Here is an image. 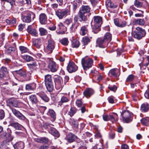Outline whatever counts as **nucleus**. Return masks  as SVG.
Returning <instances> with one entry per match:
<instances>
[{"label": "nucleus", "mask_w": 149, "mask_h": 149, "mask_svg": "<svg viewBox=\"0 0 149 149\" xmlns=\"http://www.w3.org/2000/svg\"><path fill=\"white\" fill-rule=\"evenodd\" d=\"M91 8L88 6H82L80 8L78 13V17L80 22L85 21L86 20V14L89 13Z\"/></svg>", "instance_id": "f257e3e1"}, {"label": "nucleus", "mask_w": 149, "mask_h": 149, "mask_svg": "<svg viewBox=\"0 0 149 149\" xmlns=\"http://www.w3.org/2000/svg\"><path fill=\"white\" fill-rule=\"evenodd\" d=\"M146 34L144 29L139 27H137L135 31L132 32V35L137 40H139L144 37Z\"/></svg>", "instance_id": "f03ea898"}, {"label": "nucleus", "mask_w": 149, "mask_h": 149, "mask_svg": "<svg viewBox=\"0 0 149 149\" xmlns=\"http://www.w3.org/2000/svg\"><path fill=\"white\" fill-rule=\"evenodd\" d=\"M93 60L91 58L85 57L81 60V64L84 70H87L91 67Z\"/></svg>", "instance_id": "7ed1b4c3"}, {"label": "nucleus", "mask_w": 149, "mask_h": 149, "mask_svg": "<svg viewBox=\"0 0 149 149\" xmlns=\"http://www.w3.org/2000/svg\"><path fill=\"white\" fill-rule=\"evenodd\" d=\"M70 11L69 9H58L55 11V15L60 19L65 17L69 14H70Z\"/></svg>", "instance_id": "20e7f679"}, {"label": "nucleus", "mask_w": 149, "mask_h": 149, "mask_svg": "<svg viewBox=\"0 0 149 149\" xmlns=\"http://www.w3.org/2000/svg\"><path fill=\"white\" fill-rule=\"evenodd\" d=\"M35 17V15L33 13H28L26 15H23L22 17V19L23 21L25 22L29 23L31 21V18L33 20Z\"/></svg>", "instance_id": "39448f33"}, {"label": "nucleus", "mask_w": 149, "mask_h": 149, "mask_svg": "<svg viewBox=\"0 0 149 149\" xmlns=\"http://www.w3.org/2000/svg\"><path fill=\"white\" fill-rule=\"evenodd\" d=\"M131 115L130 113L127 110L123 111L121 113L123 120L127 123H129L131 121Z\"/></svg>", "instance_id": "423d86ee"}, {"label": "nucleus", "mask_w": 149, "mask_h": 149, "mask_svg": "<svg viewBox=\"0 0 149 149\" xmlns=\"http://www.w3.org/2000/svg\"><path fill=\"white\" fill-rule=\"evenodd\" d=\"M96 42V46L102 48L105 47L108 44L103 37L98 38L97 39Z\"/></svg>", "instance_id": "0eeeda50"}, {"label": "nucleus", "mask_w": 149, "mask_h": 149, "mask_svg": "<svg viewBox=\"0 0 149 149\" xmlns=\"http://www.w3.org/2000/svg\"><path fill=\"white\" fill-rule=\"evenodd\" d=\"M55 83V87L58 90H60L62 88V78L58 76H55L54 78Z\"/></svg>", "instance_id": "6e6552de"}, {"label": "nucleus", "mask_w": 149, "mask_h": 149, "mask_svg": "<svg viewBox=\"0 0 149 149\" xmlns=\"http://www.w3.org/2000/svg\"><path fill=\"white\" fill-rule=\"evenodd\" d=\"M55 42L52 39H50L48 40L47 44L46 47L47 50L50 53L52 52L55 47Z\"/></svg>", "instance_id": "1a4fd4ad"}, {"label": "nucleus", "mask_w": 149, "mask_h": 149, "mask_svg": "<svg viewBox=\"0 0 149 149\" xmlns=\"http://www.w3.org/2000/svg\"><path fill=\"white\" fill-rule=\"evenodd\" d=\"M78 69V67L73 62H69L67 66V69L70 73L75 72Z\"/></svg>", "instance_id": "9d476101"}, {"label": "nucleus", "mask_w": 149, "mask_h": 149, "mask_svg": "<svg viewBox=\"0 0 149 149\" xmlns=\"http://www.w3.org/2000/svg\"><path fill=\"white\" fill-rule=\"evenodd\" d=\"M7 105L10 107H18V102L14 98H11L7 101Z\"/></svg>", "instance_id": "9b49d317"}, {"label": "nucleus", "mask_w": 149, "mask_h": 149, "mask_svg": "<svg viewBox=\"0 0 149 149\" xmlns=\"http://www.w3.org/2000/svg\"><path fill=\"white\" fill-rule=\"evenodd\" d=\"M48 67L50 71L53 72H56L58 68V67L56 63L51 61H49Z\"/></svg>", "instance_id": "f8f14e48"}, {"label": "nucleus", "mask_w": 149, "mask_h": 149, "mask_svg": "<svg viewBox=\"0 0 149 149\" xmlns=\"http://www.w3.org/2000/svg\"><path fill=\"white\" fill-rule=\"evenodd\" d=\"M109 74L113 77H117L120 75V71L119 69L116 68H113L109 71Z\"/></svg>", "instance_id": "ddd939ff"}, {"label": "nucleus", "mask_w": 149, "mask_h": 149, "mask_svg": "<svg viewBox=\"0 0 149 149\" xmlns=\"http://www.w3.org/2000/svg\"><path fill=\"white\" fill-rule=\"evenodd\" d=\"M11 109L13 114L18 118L22 120H25V117L19 111L13 108H11Z\"/></svg>", "instance_id": "4468645a"}, {"label": "nucleus", "mask_w": 149, "mask_h": 149, "mask_svg": "<svg viewBox=\"0 0 149 149\" xmlns=\"http://www.w3.org/2000/svg\"><path fill=\"white\" fill-rule=\"evenodd\" d=\"M76 138V136L74 134L72 133H70L67 135L65 139L68 142L71 143L74 142Z\"/></svg>", "instance_id": "2eb2a0df"}, {"label": "nucleus", "mask_w": 149, "mask_h": 149, "mask_svg": "<svg viewBox=\"0 0 149 149\" xmlns=\"http://www.w3.org/2000/svg\"><path fill=\"white\" fill-rule=\"evenodd\" d=\"M94 93V91L91 88H87L83 92V94L86 97H91Z\"/></svg>", "instance_id": "dca6fc26"}, {"label": "nucleus", "mask_w": 149, "mask_h": 149, "mask_svg": "<svg viewBox=\"0 0 149 149\" xmlns=\"http://www.w3.org/2000/svg\"><path fill=\"white\" fill-rule=\"evenodd\" d=\"M8 73V71L6 68L2 66L0 69V79L3 78Z\"/></svg>", "instance_id": "f3484780"}, {"label": "nucleus", "mask_w": 149, "mask_h": 149, "mask_svg": "<svg viewBox=\"0 0 149 149\" xmlns=\"http://www.w3.org/2000/svg\"><path fill=\"white\" fill-rule=\"evenodd\" d=\"M27 31L28 33L31 35L37 36L38 33L36 30L33 28L31 25L29 26L27 29Z\"/></svg>", "instance_id": "a211bd4d"}, {"label": "nucleus", "mask_w": 149, "mask_h": 149, "mask_svg": "<svg viewBox=\"0 0 149 149\" xmlns=\"http://www.w3.org/2000/svg\"><path fill=\"white\" fill-rule=\"evenodd\" d=\"M47 17L44 13H41L39 15V19L40 23L42 24H45L47 23Z\"/></svg>", "instance_id": "6ab92c4d"}, {"label": "nucleus", "mask_w": 149, "mask_h": 149, "mask_svg": "<svg viewBox=\"0 0 149 149\" xmlns=\"http://www.w3.org/2000/svg\"><path fill=\"white\" fill-rule=\"evenodd\" d=\"M94 24L101 25L102 23V18L99 16H95L93 17Z\"/></svg>", "instance_id": "aec40b11"}, {"label": "nucleus", "mask_w": 149, "mask_h": 149, "mask_svg": "<svg viewBox=\"0 0 149 149\" xmlns=\"http://www.w3.org/2000/svg\"><path fill=\"white\" fill-rule=\"evenodd\" d=\"M145 23L144 20L141 19H135L133 22V24L135 25H143Z\"/></svg>", "instance_id": "412c9836"}, {"label": "nucleus", "mask_w": 149, "mask_h": 149, "mask_svg": "<svg viewBox=\"0 0 149 149\" xmlns=\"http://www.w3.org/2000/svg\"><path fill=\"white\" fill-rule=\"evenodd\" d=\"M49 132L53 136L57 138L58 137L60 136V134L58 131L53 127L50 128V130H49Z\"/></svg>", "instance_id": "4be33fe9"}, {"label": "nucleus", "mask_w": 149, "mask_h": 149, "mask_svg": "<svg viewBox=\"0 0 149 149\" xmlns=\"http://www.w3.org/2000/svg\"><path fill=\"white\" fill-rule=\"evenodd\" d=\"M106 5L107 7L114 8L117 7L118 5L112 3L110 0H107L106 1Z\"/></svg>", "instance_id": "5701e85b"}, {"label": "nucleus", "mask_w": 149, "mask_h": 149, "mask_svg": "<svg viewBox=\"0 0 149 149\" xmlns=\"http://www.w3.org/2000/svg\"><path fill=\"white\" fill-rule=\"evenodd\" d=\"M15 149H22L24 148V143L22 142L16 143L13 145Z\"/></svg>", "instance_id": "b1692460"}, {"label": "nucleus", "mask_w": 149, "mask_h": 149, "mask_svg": "<svg viewBox=\"0 0 149 149\" xmlns=\"http://www.w3.org/2000/svg\"><path fill=\"white\" fill-rule=\"evenodd\" d=\"M46 88L48 91L49 92H52L54 88L53 82L45 83Z\"/></svg>", "instance_id": "393cba45"}, {"label": "nucleus", "mask_w": 149, "mask_h": 149, "mask_svg": "<svg viewBox=\"0 0 149 149\" xmlns=\"http://www.w3.org/2000/svg\"><path fill=\"white\" fill-rule=\"evenodd\" d=\"M103 38L108 43L111 40L112 35L109 33H107L104 35Z\"/></svg>", "instance_id": "a878e982"}, {"label": "nucleus", "mask_w": 149, "mask_h": 149, "mask_svg": "<svg viewBox=\"0 0 149 149\" xmlns=\"http://www.w3.org/2000/svg\"><path fill=\"white\" fill-rule=\"evenodd\" d=\"M101 26L94 24L92 26V31L95 33H97L100 30Z\"/></svg>", "instance_id": "bb28decb"}, {"label": "nucleus", "mask_w": 149, "mask_h": 149, "mask_svg": "<svg viewBox=\"0 0 149 149\" xmlns=\"http://www.w3.org/2000/svg\"><path fill=\"white\" fill-rule=\"evenodd\" d=\"M80 43L79 40L74 39L72 41L71 46L73 48H77L79 47Z\"/></svg>", "instance_id": "cd10ccee"}, {"label": "nucleus", "mask_w": 149, "mask_h": 149, "mask_svg": "<svg viewBox=\"0 0 149 149\" xmlns=\"http://www.w3.org/2000/svg\"><path fill=\"white\" fill-rule=\"evenodd\" d=\"M30 100L33 104H36L38 102L36 96L35 95H31L29 96Z\"/></svg>", "instance_id": "c85d7f7f"}, {"label": "nucleus", "mask_w": 149, "mask_h": 149, "mask_svg": "<svg viewBox=\"0 0 149 149\" xmlns=\"http://www.w3.org/2000/svg\"><path fill=\"white\" fill-rule=\"evenodd\" d=\"M48 113L50 116L52 120L54 121L56 118V114L55 111L53 110L50 109L49 110Z\"/></svg>", "instance_id": "c756f323"}, {"label": "nucleus", "mask_w": 149, "mask_h": 149, "mask_svg": "<svg viewBox=\"0 0 149 149\" xmlns=\"http://www.w3.org/2000/svg\"><path fill=\"white\" fill-rule=\"evenodd\" d=\"M33 45L37 48H39L41 45V40L40 39L38 38L34 40Z\"/></svg>", "instance_id": "7c9ffc66"}, {"label": "nucleus", "mask_w": 149, "mask_h": 149, "mask_svg": "<svg viewBox=\"0 0 149 149\" xmlns=\"http://www.w3.org/2000/svg\"><path fill=\"white\" fill-rule=\"evenodd\" d=\"M58 27L60 31L64 33L67 30V28L63 25L62 22H60L58 24Z\"/></svg>", "instance_id": "2f4dec72"}, {"label": "nucleus", "mask_w": 149, "mask_h": 149, "mask_svg": "<svg viewBox=\"0 0 149 149\" xmlns=\"http://www.w3.org/2000/svg\"><path fill=\"white\" fill-rule=\"evenodd\" d=\"M69 123L72 126L75 127H77L78 126V123L77 120H76L72 118H70L69 120Z\"/></svg>", "instance_id": "473e14b6"}, {"label": "nucleus", "mask_w": 149, "mask_h": 149, "mask_svg": "<svg viewBox=\"0 0 149 149\" xmlns=\"http://www.w3.org/2000/svg\"><path fill=\"white\" fill-rule=\"evenodd\" d=\"M88 30L86 27L84 26L81 27L80 31V34L82 36H84L88 32Z\"/></svg>", "instance_id": "72a5a7b5"}, {"label": "nucleus", "mask_w": 149, "mask_h": 149, "mask_svg": "<svg viewBox=\"0 0 149 149\" xmlns=\"http://www.w3.org/2000/svg\"><path fill=\"white\" fill-rule=\"evenodd\" d=\"M16 45L15 43H14L13 45L9 47L6 50V52L8 54H10L12 52L14 51L16 48Z\"/></svg>", "instance_id": "f704fd0d"}, {"label": "nucleus", "mask_w": 149, "mask_h": 149, "mask_svg": "<svg viewBox=\"0 0 149 149\" xmlns=\"http://www.w3.org/2000/svg\"><path fill=\"white\" fill-rule=\"evenodd\" d=\"M38 63L37 61H34L32 63L27 64V65L30 68H36L38 66Z\"/></svg>", "instance_id": "c9c22d12"}, {"label": "nucleus", "mask_w": 149, "mask_h": 149, "mask_svg": "<svg viewBox=\"0 0 149 149\" xmlns=\"http://www.w3.org/2000/svg\"><path fill=\"white\" fill-rule=\"evenodd\" d=\"M36 88V84L35 83H32L26 85V90L29 91L33 90Z\"/></svg>", "instance_id": "e433bc0d"}, {"label": "nucleus", "mask_w": 149, "mask_h": 149, "mask_svg": "<svg viewBox=\"0 0 149 149\" xmlns=\"http://www.w3.org/2000/svg\"><path fill=\"white\" fill-rule=\"evenodd\" d=\"M10 125L17 130H20L22 127V125L19 124L17 123H11L10 124Z\"/></svg>", "instance_id": "4c0bfd02"}, {"label": "nucleus", "mask_w": 149, "mask_h": 149, "mask_svg": "<svg viewBox=\"0 0 149 149\" xmlns=\"http://www.w3.org/2000/svg\"><path fill=\"white\" fill-rule=\"evenodd\" d=\"M141 122L143 125L148 126L149 125V117H146L143 118L141 120Z\"/></svg>", "instance_id": "58836bf2"}, {"label": "nucleus", "mask_w": 149, "mask_h": 149, "mask_svg": "<svg viewBox=\"0 0 149 149\" xmlns=\"http://www.w3.org/2000/svg\"><path fill=\"white\" fill-rule=\"evenodd\" d=\"M77 111V109L75 107H71L68 112V114L70 117H72L76 112Z\"/></svg>", "instance_id": "ea45409f"}, {"label": "nucleus", "mask_w": 149, "mask_h": 149, "mask_svg": "<svg viewBox=\"0 0 149 149\" xmlns=\"http://www.w3.org/2000/svg\"><path fill=\"white\" fill-rule=\"evenodd\" d=\"M141 109L142 111L144 112L147 111L149 109V105L145 104H142L141 107Z\"/></svg>", "instance_id": "a19ab883"}, {"label": "nucleus", "mask_w": 149, "mask_h": 149, "mask_svg": "<svg viewBox=\"0 0 149 149\" xmlns=\"http://www.w3.org/2000/svg\"><path fill=\"white\" fill-rule=\"evenodd\" d=\"M44 82L45 83L52 82L51 75L49 74L46 75L45 77Z\"/></svg>", "instance_id": "79ce46f5"}, {"label": "nucleus", "mask_w": 149, "mask_h": 149, "mask_svg": "<svg viewBox=\"0 0 149 149\" xmlns=\"http://www.w3.org/2000/svg\"><path fill=\"white\" fill-rule=\"evenodd\" d=\"M39 96L45 102H48L49 101V99L46 94L44 93H40L39 95Z\"/></svg>", "instance_id": "37998d69"}, {"label": "nucleus", "mask_w": 149, "mask_h": 149, "mask_svg": "<svg viewBox=\"0 0 149 149\" xmlns=\"http://www.w3.org/2000/svg\"><path fill=\"white\" fill-rule=\"evenodd\" d=\"M22 57L27 62L31 61L33 60V58L29 55H24L22 56Z\"/></svg>", "instance_id": "c03bdc74"}, {"label": "nucleus", "mask_w": 149, "mask_h": 149, "mask_svg": "<svg viewBox=\"0 0 149 149\" xmlns=\"http://www.w3.org/2000/svg\"><path fill=\"white\" fill-rule=\"evenodd\" d=\"M90 41V40L88 37L85 36L83 38L82 40V42L84 45V47L85 45H87L88 42H89Z\"/></svg>", "instance_id": "a18cd8bd"}, {"label": "nucleus", "mask_w": 149, "mask_h": 149, "mask_svg": "<svg viewBox=\"0 0 149 149\" xmlns=\"http://www.w3.org/2000/svg\"><path fill=\"white\" fill-rule=\"evenodd\" d=\"M60 42L63 45L67 46L69 43L68 39L67 38H64L60 41Z\"/></svg>", "instance_id": "49530a36"}, {"label": "nucleus", "mask_w": 149, "mask_h": 149, "mask_svg": "<svg viewBox=\"0 0 149 149\" xmlns=\"http://www.w3.org/2000/svg\"><path fill=\"white\" fill-rule=\"evenodd\" d=\"M68 101L67 97L63 96L61 97V101L58 102V104L61 105L63 103L67 102Z\"/></svg>", "instance_id": "de8ad7c7"}, {"label": "nucleus", "mask_w": 149, "mask_h": 149, "mask_svg": "<svg viewBox=\"0 0 149 149\" xmlns=\"http://www.w3.org/2000/svg\"><path fill=\"white\" fill-rule=\"evenodd\" d=\"M78 17L77 16H75L74 18V23L73 24L75 29H76L80 25L79 23L78 22Z\"/></svg>", "instance_id": "09e8293b"}, {"label": "nucleus", "mask_w": 149, "mask_h": 149, "mask_svg": "<svg viewBox=\"0 0 149 149\" xmlns=\"http://www.w3.org/2000/svg\"><path fill=\"white\" fill-rule=\"evenodd\" d=\"M134 5L137 7L141 8L142 6L143 3L139 0H136L134 2Z\"/></svg>", "instance_id": "8fccbe9b"}, {"label": "nucleus", "mask_w": 149, "mask_h": 149, "mask_svg": "<svg viewBox=\"0 0 149 149\" xmlns=\"http://www.w3.org/2000/svg\"><path fill=\"white\" fill-rule=\"evenodd\" d=\"M114 114L116 116V117L115 118H114L112 115H109V120H111L112 122H113L117 120L118 115L116 113H114Z\"/></svg>", "instance_id": "3c124183"}, {"label": "nucleus", "mask_w": 149, "mask_h": 149, "mask_svg": "<svg viewBox=\"0 0 149 149\" xmlns=\"http://www.w3.org/2000/svg\"><path fill=\"white\" fill-rule=\"evenodd\" d=\"M16 19L13 18L10 19H7L6 20V22L10 25L13 24L16 22Z\"/></svg>", "instance_id": "603ef678"}, {"label": "nucleus", "mask_w": 149, "mask_h": 149, "mask_svg": "<svg viewBox=\"0 0 149 149\" xmlns=\"http://www.w3.org/2000/svg\"><path fill=\"white\" fill-rule=\"evenodd\" d=\"M19 49L22 53L27 52L29 51V49L27 47L24 46H19Z\"/></svg>", "instance_id": "864d4df0"}, {"label": "nucleus", "mask_w": 149, "mask_h": 149, "mask_svg": "<svg viewBox=\"0 0 149 149\" xmlns=\"http://www.w3.org/2000/svg\"><path fill=\"white\" fill-rule=\"evenodd\" d=\"M72 22V19L71 18H67L65 19L63 23L65 25H69Z\"/></svg>", "instance_id": "5fc2aeb1"}, {"label": "nucleus", "mask_w": 149, "mask_h": 149, "mask_svg": "<svg viewBox=\"0 0 149 149\" xmlns=\"http://www.w3.org/2000/svg\"><path fill=\"white\" fill-rule=\"evenodd\" d=\"M76 103L77 105L79 107H81L83 105V103L81 100V99H77V100Z\"/></svg>", "instance_id": "6e6d98bb"}, {"label": "nucleus", "mask_w": 149, "mask_h": 149, "mask_svg": "<svg viewBox=\"0 0 149 149\" xmlns=\"http://www.w3.org/2000/svg\"><path fill=\"white\" fill-rule=\"evenodd\" d=\"M52 125L48 123H45L43 124V126L44 127H45L46 129H50V128H52V127H51V125Z\"/></svg>", "instance_id": "4d7b16f0"}, {"label": "nucleus", "mask_w": 149, "mask_h": 149, "mask_svg": "<svg viewBox=\"0 0 149 149\" xmlns=\"http://www.w3.org/2000/svg\"><path fill=\"white\" fill-rule=\"evenodd\" d=\"M72 6L74 12H75V11L78 7V4L77 2H74L73 3Z\"/></svg>", "instance_id": "13d9d810"}, {"label": "nucleus", "mask_w": 149, "mask_h": 149, "mask_svg": "<svg viewBox=\"0 0 149 149\" xmlns=\"http://www.w3.org/2000/svg\"><path fill=\"white\" fill-rule=\"evenodd\" d=\"M108 88L110 90L113 92H115L117 88L116 86L115 85H113V86L109 85Z\"/></svg>", "instance_id": "bf43d9fd"}, {"label": "nucleus", "mask_w": 149, "mask_h": 149, "mask_svg": "<svg viewBox=\"0 0 149 149\" xmlns=\"http://www.w3.org/2000/svg\"><path fill=\"white\" fill-rule=\"evenodd\" d=\"M18 73L21 76L25 77L26 76V72L24 71L20 70L18 71Z\"/></svg>", "instance_id": "052dcab7"}, {"label": "nucleus", "mask_w": 149, "mask_h": 149, "mask_svg": "<svg viewBox=\"0 0 149 149\" xmlns=\"http://www.w3.org/2000/svg\"><path fill=\"white\" fill-rule=\"evenodd\" d=\"M5 116V113L2 110H0V120L3 119Z\"/></svg>", "instance_id": "680f3d73"}, {"label": "nucleus", "mask_w": 149, "mask_h": 149, "mask_svg": "<svg viewBox=\"0 0 149 149\" xmlns=\"http://www.w3.org/2000/svg\"><path fill=\"white\" fill-rule=\"evenodd\" d=\"M40 32L42 35H44L46 33V30L43 28H40L39 29Z\"/></svg>", "instance_id": "e2e57ef3"}, {"label": "nucleus", "mask_w": 149, "mask_h": 149, "mask_svg": "<svg viewBox=\"0 0 149 149\" xmlns=\"http://www.w3.org/2000/svg\"><path fill=\"white\" fill-rule=\"evenodd\" d=\"M134 79V76L131 74L129 75L127 79V81H132Z\"/></svg>", "instance_id": "0e129e2a"}, {"label": "nucleus", "mask_w": 149, "mask_h": 149, "mask_svg": "<svg viewBox=\"0 0 149 149\" xmlns=\"http://www.w3.org/2000/svg\"><path fill=\"white\" fill-rule=\"evenodd\" d=\"M48 138L45 137L42 138V143H47L48 142Z\"/></svg>", "instance_id": "69168bd1"}, {"label": "nucleus", "mask_w": 149, "mask_h": 149, "mask_svg": "<svg viewBox=\"0 0 149 149\" xmlns=\"http://www.w3.org/2000/svg\"><path fill=\"white\" fill-rule=\"evenodd\" d=\"M144 96L146 98L149 99V90L146 91L145 93Z\"/></svg>", "instance_id": "338daca9"}, {"label": "nucleus", "mask_w": 149, "mask_h": 149, "mask_svg": "<svg viewBox=\"0 0 149 149\" xmlns=\"http://www.w3.org/2000/svg\"><path fill=\"white\" fill-rule=\"evenodd\" d=\"M49 146L46 145H43L41 146L39 148V149H48L49 148Z\"/></svg>", "instance_id": "774afa93"}]
</instances>
